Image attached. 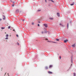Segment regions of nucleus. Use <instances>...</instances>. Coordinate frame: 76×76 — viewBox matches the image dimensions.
Returning <instances> with one entry per match:
<instances>
[{"mask_svg":"<svg viewBox=\"0 0 76 76\" xmlns=\"http://www.w3.org/2000/svg\"><path fill=\"white\" fill-rule=\"evenodd\" d=\"M43 26H45V27H48V25L47 24H43Z\"/></svg>","mask_w":76,"mask_h":76,"instance_id":"1","label":"nucleus"},{"mask_svg":"<svg viewBox=\"0 0 76 76\" xmlns=\"http://www.w3.org/2000/svg\"><path fill=\"white\" fill-rule=\"evenodd\" d=\"M48 73L49 74H53V72H50V71H48Z\"/></svg>","mask_w":76,"mask_h":76,"instance_id":"2","label":"nucleus"},{"mask_svg":"<svg viewBox=\"0 0 76 76\" xmlns=\"http://www.w3.org/2000/svg\"><path fill=\"white\" fill-rule=\"evenodd\" d=\"M68 41V40H66L64 41V43H66V42Z\"/></svg>","mask_w":76,"mask_h":76,"instance_id":"3","label":"nucleus"},{"mask_svg":"<svg viewBox=\"0 0 76 76\" xmlns=\"http://www.w3.org/2000/svg\"><path fill=\"white\" fill-rule=\"evenodd\" d=\"M57 15L58 16V17H60V14L59 13H57Z\"/></svg>","mask_w":76,"mask_h":76,"instance_id":"4","label":"nucleus"},{"mask_svg":"<svg viewBox=\"0 0 76 76\" xmlns=\"http://www.w3.org/2000/svg\"><path fill=\"white\" fill-rule=\"evenodd\" d=\"M49 1H50L53 3H55V2L53 1V0H49Z\"/></svg>","mask_w":76,"mask_h":76,"instance_id":"5","label":"nucleus"},{"mask_svg":"<svg viewBox=\"0 0 76 76\" xmlns=\"http://www.w3.org/2000/svg\"><path fill=\"white\" fill-rule=\"evenodd\" d=\"M53 66V65H50L49 66V68H50L52 67Z\"/></svg>","mask_w":76,"mask_h":76,"instance_id":"6","label":"nucleus"},{"mask_svg":"<svg viewBox=\"0 0 76 76\" xmlns=\"http://www.w3.org/2000/svg\"><path fill=\"white\" fill-rule=\"evenodd\" d=\"M48 42H52V43H56L55 42H51V41H48Z\"/></svg>","mask_w":76,"mask_h":76,"instance_id":"7","label":"nucleus"},{"mask_svg":"<svg viewBox=\"0 0 76 76\" xmlns=\"http://www.w3.org/2000/svg\"><path fill=\"white\" fill-rule=\"evenodd\" d=\"M72 47L73 48L75 47V44L74 45H72Z\"/></svg>","mask_w":76,"mask_h":76,"instance_id":"8","label":"nucleus"},{"mask_svg":"<svg viewBox=\"0 0 76 76\" xmlns=\"http://www.w3.org/2000/svg\"><path fill=\"white\" fill-rule=\"evenodd\" d=\"M74 4V3L73 2L72 4H70L71 6H73Z\"/></svg>","mask_w":76,"mask_h":76,"instance_id":"9","label":"nucleus"},{"mask_svg":"<svg viewBox=\"0 0 76 76\" xmlns=\"http://www.w3.org/2000/svg\"><path fill=\"white\" fill-rule=\"evenodd\" d=\"M45 69H48V66H46L45 67Z\"/></svg>","mask_w":76,"mask_h":76,"instance_id":"10","label":"nucleus"},{"mask_svg":"<svg viewBox=\"0 0 76 76\" xmlns=\"http://www.w3.org/2000/svg\"><path fill=\"white\" fill-rule=\"evenodd\" d=\"M19 12V10H16V12H17V13H18V12Z\"/></svg>","mask_w":76,"mask_h":76,"instance_id":"11","label":"nucleus"},{"mask_svg":"<svg viewBox=\"0 0 76 76\" xmlns=\"http://www.w3.org/2000/svg\"><path fill=\"white\" fill-rule=\"evenodd\" d=\"M69 23H67V27L68 28L69 27Z\"/></svg>","mask_w":76,"mask_h":76,"instance_id":"12","label":"nucleus"},{"mask_svg":"<svg viewBox=\"0 0 76 76\" xmlns=\"http://www.w3.org/2000/svg\"><path fill=\"white\" fill-rule=\"evenodd\" d=\"M11 28V27L10 26H9L8 27V28L9 29H10Z\"/></svg>","mask_w":76,"mask_h":76,"instance_id":"13","label":"nucleus"},{"mask_svg":"<svg viewBox=\"0 0 76 76\" xmlns=\"http://www.w3.org/2000/svg\"><path fill=\"white\" fill-rule=\"evenodd\" d=\"M74 76H76V74L75 73H74Z\"/></svg>","mask_w":76,"mask_h":76,"instance_id":"14","label":"nucleus"},{"mask_svg":"<svg viewBox=\"0 0 76 76\" xmlns=\"http://www.w3.org/2000/svg\"><path fill=\"white\" fill-rule=\"evenodd\" d=\"M3 17H4V18H3V19L4 20H5V17L4 16H3Z\"/></svg>","mask_w":76,"mask_h":76,"instance_id":"15","label":"nucleus"},{"mask_svg":"<svg viewBox=\"0 0 76 76\" xmlns=\"http://www.w3.org/2000/svg\"><path fill=\"white\" fill-rule=\"evenodd\" d=\"M6 37H9V35L8 34H7L6 36Z\"/></svg>","mask_w":76,"mask_h":76,"instance_id":"16","label":"nucleus"},{"mask_svg":"<svg viewBox=\"0 0 76 76\" xmlns=\"http://www.w3.org/2000/svg\"><path fill=\"white\" fill-rule=\"evenodd\" d=\"M56 40L57 41H59L60 40H59V39H56Z\"/></svg>","mask_w":76,"mask_h":76,"instance_id":"17","label":"nucleus"},{"mask_svg":"<svg viewBox=\"0 0 76 76\" xmlns=\"http://www.w3.org/2000/svg\"><path fill=\"white\" fill-rule=\"evenodd\" d=\"M50 20H53V18H50Z\"/></svg>","mask_w":76,"mask_h":76,"instance_id":"18","label":"nucleus"},{"mask_svg":"<svg viewBox=\"0 0 76 76\" xmlns=\"http://www.w3.org/2000/svg\"><path fill=\"white\" fill-rule=\"evenodd\" d=\"M34 23H32V25H34Z\"/></svg>","mask_w":76,"mask_h":76,"instance_id":"19","label":"nucleus"},{"mask_svg":"<svg viewBox=\"0 0 76 76\" xmlns=\"http://www.w3.org/2000/svg\"><path fill=\"white\" fill-rule=\"evenodd\" d=\"M5 28H3V27H2L1 28V29H4Z\"/></svg>","mask_w":76,"mask_h":76,"instance_id":"20","label":"nucleus"},{"mask_svg":"<svg viewBox=\"0 0 76 76\" xmlns=\"http://www.w3.org/2000/svg\"><path fill=\"white\" fill-rule=\"evenodd\" d=\"M59 58H60V59H61V56H59Z\"/></svg>","mask_w":76,"mask_h":76,"instance_id":"21","label":"nucleus"},{"mask_svg":"<svg viewBox=\"0 0 76 76\" xmlns=\"http://www.w3.org/2000/svg\"><path fill=\"white\" fill-rule=\"evenodd\" d=\"M16 36H17V37H18V35L16 34Z\"/></svg>","mask_w":76,"mask_h":76,"instance_id":"22","label":"nucleus"},{"mask_svg":"<svg viewBox=\"0 0 76 76\" xmlns=\"http://www.w3.org/2000/svg\"><path fill=\"white\" fill-rule=\"evenodd\" d=\"M6 39H8V37H6V38H5Z\"/></svg>","mask_w":76,"mask_h":76,"instance_id":"23","label":"nucleus"},{"mask_svg":"<svg viewBox=\"0 0 76 76\" xmlns=\"http://www.w3.org/2000/svg\"><path fill=\"white\" fill-rule=\"evenodd\" d=\"M41 10H38V11H41Z\"/></svg>","mask_w":76,"mask_h":76,"instance_id":"24","label":"nucleus"},{"mask_svg":"<svg viewBox=\"0 0 76 76\" xmlns=\"http://www.w3.org/2000/svg\"><path fill=\"white\" fill-rule=\"evenodd\" d=\"M38 26H39V24H38Z\"/></svg>","mask_w":76,"mask_h":76,"instance_id":"25","label":"nucleus"},{"mask_svg":"<svg viewBox=\"0 0 76 76\" xmlns=\"http://www.w3.org/2000/svg\"><path fill=\"white\" fill-rule=\"evenodd\" d=\"M12 6L13 7H14V4L12 5Z\"/></svg>","mask_w":76,"mask_h":76,"instance_id":"26","label":"nucleus"},{"mask_svg":"<svg viewBox=\"0 0 76 76\" xmlns=\"http://www.w3.org/2000/svg\"><path fill=\"white\" fill-rule=\"evenodd\" d=\"M45 2L47 3V0H45Z\"/></svg>","mask_w":76,"mask_h":76,"instance_id":"27","label":"nucleus"},{"mask_svg":"<svg viewBox=\"0 0 76 76\" xmlns=\"http://www.w3.org/2000/svg\"><path fill=\"white\" fill-rule=\"evenodd\" d=\"M60 26L61 25V23H60Z\"/></svg>","mask_w":76,"mask_h":76,"instance_id":"28","label":"nucleus"},{"mask_svg":"<svg viewBox=\"0 0 76 76\" xmlns=\"http://www.w3.org/2000/svg\"><path fill=\"white\" fill-rule=\"evenodd\" d=\"M42 34H43V32H42Z\"/></svg>","mask_w":76,"mask_h":76,"instance_id":"29","label":"nucleus"},{"mask_svg":"<svg viewBox=\"0 0 76 76\" xmlns=\"http://www.w3.org/2000/svg\"><path fill=\"white\" fill-rule=\"evenodd\" d=\"M2 20L1 19H0V21H1Z\"/></svg>","mask_w":76,"mask_h":76,"instance_id":"30","label":"nucleus"},{"mask_svg":"<svg viewBox=\"0 0 76 76\" xmlns=\"http://www.w3.org/2000/svg\"><path fill=\"white\" fill-rule=\"evenodd\" d=\"M13 31H15V30L14 29V30H13Z\"/></svg>","mask_w":76,"mask_h":76,"instance_id":"31","label":"nucleus"},{"mask_svg":"<svg viewBox=\"0 0 76 76\" xmlns=\"http://www.w3.org/2000/svg\"><path fill=\"white\" fill-rule=\"evenodd\" d=\"M47 40H48V39H46Z\"/></svg>","mask_w":76,"mask_h":76,"instance_id":"32","label":"nucleus"},{"mask_svg":"<svg viewBox=\"0 0 76 76\" xmlns=\"http://www.w3.org/2000/svg\"><path fill=\"white\" fill-rule=\"evenodd\" d=\"M40 22H39V23H40Z\"/></svg>","mask_w":76,"mask_h":76,"instance_id":"33","label":"nucleus"},{"mask_svg":"<svg viewBox=\"0 0 76 76\" xmlns=\"http://www.w3.org/2000/svg\"><path fill=\"white\" fill-rule=\"evenodd\" d=\"M5 34H6V32H5Z\"/></svg>","mask_w":76,"mask_h":76,"instance_id":"34","label":"nucleus"},{"mask_svg":"<svg viewBox=\"0 0 76 76\" xmlns=\"http://www.w3.org/2000/svg\"><path fill=\"white\" fill-rule=\"evenodd\" d=\"M6 73H5V75H6Z\"/></svg>","mask_w":76,"mask_h":76,"instance_id":"35","label":"nucleus"},{"mask_svg":"<svg viewBox=\"0 0 76 76\" xmlns=\"http://www.w3.org/2000/svg\"><path fill=\"white\" fill-rule=\"evenodd\" d=\"M8 76H9V75H8Z\"/></svg>","mask_w":76,"mask_h":76,"instance_id":"36","label":"nucleus"}]
</instances>
